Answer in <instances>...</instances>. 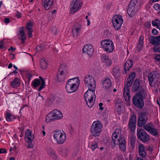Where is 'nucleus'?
<instances>
[{"mask_svg":"<svg viewBox=\"0 0 160 160\" xmlns=\"http://www.w3.org/2000/svg\"><path fill=\"white\" fill-rule=\"evenodd\" d=\"M79 84V80L78 78L70 79L66 85V88L67 92L69 93H71L76 92L78 88Z\"/></svg>","mask_w":160,"mask_h":160,"instance_id":"obj_1","label":"nucleus"},{"mask_svg":"<svg viewBox=\"0 0 160 160\" xmlns=\"http://www.w3.org/2000/svg\"><path fill=\"white\" fill-rule=\"evenodd\" d=\"M95 90V89H88L84 94V98L87 104L90 108L92 107L94 103L96 98Z\"/></svg>","mask_w":160,"mask_h":160,"instance_id":"obj_2","label":"nucleus"},{"mask_svg":"<svg viewBox=\"0 0 160 160\" xmlns=\"http://www.w3.org/2000/svg\"><path fill=\"white\" fill-rule=\"evenodd\" d=\"M102 125L99 121H95L92 123L91 129V132L93 136H98L102 131Z\"/></svg>","mask_w":160,"mask_h":160,"instance_id":"obj_3","label":"nucleus"},{"mask_svg":"<svg viewBox=\"0 0 160 160\" xmlns=\"http://www.w3.org/2000/svg\"><path fill=\"white\" fill-rule=\"evenodd\" d=\"M53 137L57 140V143L58 144L64 143L66 139V136L65 132L55 130L54 132Z\"/></svg>","mask_w":160,"mask_h":160,"instance_id":"obj_4","label":"nucleus"},{"mask_svg":"<svg viewBox=\"0 0 160 160\" xmlns=\"http://www.w3.org/2000/svg\"><path fill=\"white\" fill-rule=\"evenodd\" d=\"M101 46L103 50L108 53L112 52L114 49V45L110 39H105L101 42Z\"/></svg>","mask_w":160,"mask_h":160,"instance_id":"obj_5","label":"nucleus"},{"mask_svg":"<svg viewBox=\"0 0 160 160\" xmlns=\"http://www.w3.org/2000/svg\"><path fill=\"white\" fill-rule=\"evenodd\" d=\"M84 82L86 86L88 89H96V82L94 78L90 75L86 76L84 79Z\"/></svg>","mask_w":160,"mask_h":160,"instance_id":"obj_6","label":"nucleus"},{"mask_svg":"<svg viewBox=\"0 0 160 160\" xmlns=\"http://www.w3.org/2000/svg\"><path fill=\"white\" fill-rule=\"evenodd\" d=\"M113 25L116 30H118L121 28L123 22V20L121 16L115 15L112 20Z\"/></svg>","mask_w":160,"mask_h":160,"instance_id":"obj_7","label":"nucleus"},{"mask_svg":"<svg viewBox=\"0 0 160 160\" xmlns=\"http://www.w3.org/2000/svg\"><path fill=\"white\" fill-rule=\"evenodd\" d=\"M124 138L121 135V131L119 129H117L114 131L112 136V141L111 142L112 146L114 147L117 145L116 141L118 139H121Z\"/></svg>","mask_w":160,"mask_h":160,"instance_id":"obj_8","label":"nucleus"},{"mask_svg":"<svg viewBox=\"0 0 160 160\" xmlns=\"http://www.w3.org/2000/svg\"><path fill=\"white\" fill-rule=\"evenodd\" d=\"M143 128L152 135L156 137L158 136V130L153 124L150 123H147L144 126Z\"/></svg>","mask_w":160,"mask_h":160,"instance_id":"obj_9","label":"nucleus"},{"mask_svg":"<svg viewBox=\"0 0 160 160\" xmlns=\"http://www.w3.org/2000/svg\"><path fill=\"white\" fill-rule=\"evenodd\" d=\"M137 135L138 138L143 142H148L150 139L149 135L142 129H140L137 131Z\"/></svg>","mask_w":160,"mask_h":160,"instance_id":"obj_10","label":"nucleus"},{"mask_svg":"<svg viewBox=\"0 0 160 160\" xmlns=\"http://www.w3.org/2000/svg\"><path fill=\"white\" fill-rule=\"evenodd\" d=\"M133 82V80L128 78L125 85L124 91L123 93L124 97L126 100L129 99L130 97L129 90V87L131 86Z\"/></svg>","mask_w":160,"mask_h":160,"instance_id":"obj_11","label":"nucleus"},{"mask_svg":"<svg viewBox=\"0 0 160 160\" xmlns=\"http://www.w3.org/2000/svg\"><path fill=\"white\" fill-rule=\"evenodd\" d=\"M133 104L137 108L141 109L144 105L143 99L140 97L135 94L132 99Z\"/></svg>","mask_w":160,"mask_h":160,"instance_id":"obj_12","label":"nucleus"},{"mask_svg":"<svg viewBox=\"0 0 160 160\" xmlns=\"http://www.w3.org/2000/svg\"><path fill=\"white\" fill-rule=\"evenodd\" d=\"M148 114L146 112L139 113L138 120V125L142 127L146 123L148 118Z\"/></svg>","mask_w":160,"mask_h":160,"instance_id":"obj_13","label":"nucleus"},{"mask_svg":"<svg viewBox=\"0 0 160 160\" xmlns=\"http://www.w3.org/2000/svg\"><path fill=\"white\" fill-rule=\"evenodd\" d=\"M66 68L64 64H61L60 67L57 75V79L59 81H63L65 77Z\"/></svg>","mask_w":160,"mask_h":160,"instance_id":"obj_14","label":"nucleus"},{"mask_svg":"<svg viewBox=\"0 0 160 160\" xmlns=\"http://www.w3.org/2000/svg\"><path fill=\"white\" fill-rule=\"evenodd\" d=\"M71 5L72 7L70 9L71 12L74 13L81 8L82 2L80 0H73Z\"/></svg>","mask_w":160,"mask_h":160,"instance_id":"obj_15","label":"nucleus"},{"mask_svg":"<svg viewBox=\"0 0 160 160\" xmlns=\"http://www.w3.org/2000/svg\"><path fill=\"white\" fill-rule=\"evenodd\" d=\"M136 122V117L132 116L129 121L128 128L130 131L132 132L135 131Z\"/></svg>","mask_w":160,"mask_h":160,"instance_id":"obj_16","label":"nucleus"},{"mask_svg":"<svg viewBox=\"0 0 160 160\" xmlns=\"http://www.w3.org/2000/svg\"><path fill=\"white\" fill-rule=\"evenodd\" d=\"M81 22H79L78 23L75 24L72 28V33L74 37H77L80 32L81 29Z\"/></svg>","mask_w":160,"mask_h":160,"instance_id":"obj_17","label":"nucleus"},{"mask_svg":"<svg viewBox=\"0 0 160 160\" xmlns=\"http://www.w3.org/2000/svg\"><path fill=\"white\" fill-rule=\"evenodd\" d=\"M159 77V75L156 72H152L148 75V79L150 82V85L151 86L152 83L155 80H157Z\"/></svg>","mask_w":160,"mask_h":160,"instance_id":"obj_18","label":"nucleus"},{"mask_svg":"<svg viewBox=\"0 0 160 160\" xmlns=\"http://www.w3.org/2000/svg\"><path fill=\"white\" fill-rule=\"evenodd\" d=\"M94 49L92 46L89 44L86 45L82 49L83 53H86L91 56L92 54Z\"/></svg>","mask_w":160,"mask_h":160,"instance_id":"obj_19","label":"nucleus"},{"mask_svg":"<svg viewBox=\"0 0 160 160\" xmlns=\"http://www.w3.org/2000/svg\"><path fill=\"white\" fill-rule=\"evenodd\" d=\"M102 83L103 88L106 90H109L112 85L111 79L108 78H106L102 80Z\"/></svg>","mask_w":160,"mask_h":160,"instance_id":"obj_20","label":"nucleus"},{"mask_svg":"<svg viewBox=\"0 0 160 160\" xmlns=\"http://www.w3.org/2000/svg\"><path fill=\"white\" fill-rule=\"evenodd\" d=\"M126 140L125 138H122L121 139H118L116 141L117 145H119L120 149L123 151L126 148Z\"/></svg>","mask_w":160,"mask_h":160,"instance_id":"obj_21","label":"nucleus"},{"mask_svg":"<svg viewBox=\"0 0 160 160\" xmlns=\"http://www.w3.org/2000/svg\"><path fill=\"white\" fill-rule=\"evenodd\" d=\"M101 60L107 66H109L112 64L111 60L109 58L108 56L105 54H102L101 56Z\"/></svg>","mask_w":160,"mask_h":160,"instance_id":"obj_22","label":"nucleus"},{"mask_svg":"<svg viewBox=\"0 0 160 160\" xmlns=\"http://www.w3.org/2000/svg\"><path fill=\"white\" fill-rule=\"evenodd\" d=\"M53 4V0H42V4L46 10L49 9Z\"/></svg>","mask_w":160,"mask_h":160,"instance_id":"obj_23","label":"nucleus"},{"mask_svg":"<svg viewBox=\"0 0 160 160\" xmlns=\"http://www.w3.org/2000/svg\"><path fill=\"white\" fill-rule=\"evenodd\" d=\"M18 38L22 40V43H24L26 40V38L23 31V27H22L20 28L19 33L18 34Z\"/></svg>","mask_w":160,"mask_h":160,"instance_id":"obj_24","label":"nucleus"},{"mask_svg":"<svg viewBox=\"0 0 160 160\" xmlns=\"http://www.w3.org/2000/svg\"><path fill=\"white\" fill-rule=\"evenodd\" d=\"M137 10V8L135 6L129 5L127 10V13L130 17H132Z\"/></svg>","mask_w":160,"mask_h":160,"instance_id":"obj_25","label":"nucleus"},{"mask_svg":"<svg viewBox=\"0 0 160 160\" xmlns=\"http://www.w3.org/2000/svg\"><path fill=\"white\" fill-rule=\"evenodd\" d=\"M138 150L139 155L141 157L144 158L146 156L145 147L142 144L139 145Z\"/></svg>","mask_w":160,"mask_h":160,"instance_id":"obj_26","label":"nucleus"},{"mask_svg":"<svg viewBox=\"0 0 160 160\" xmlns=\"http://www.w3.org/2000/svg\"><path fill=\"white\" fill-rule=\"evenodd\" d=\"M51 112L53 113V115L55 120L61 119L62 118V113L58 110L56 109L54 110Z\"/></svg>","mask_w":160,"mask_h":160,"instance_id":"obj_27","label":"nucleus"},{"mask_svg":"<svg viewBox=\"0 0 160 160\" xmlns=\"http://www.w3.org/2000/svg\"><path fill=\"white\" fill-rule=\"evenodd\" d=\"M122 100L119 99H117L115 103V107L117 112H120L122 111Z\"/></svg>","mask_w":160,"mask_h":160,"instance_id":"obj_28","label":"nucleus"},{"mask_svg":"<svg viewBox=\"0 0 160 160\" xmlns=\"http://www.w3.org/2000/svg\"><path fill=\"white\" fill-rule=\"evenodd\" d=\"M150 43L155 45H160V36L152 37Z\"/></svg>","mask_w":160,"mask_h":160,"instance_id":"obj_29","label":"nucleus"},{"mask_svg":"<svg viewBox=\"0 0 160 160\" xmlns=\"http://www.w3.org/2000/svg\"><path fill=\"white\" fill-rule=\"evenodd\" d=\"M133 65V61L132 60H127L124 64V68L125 73H127V71H128L130 68Z\"/></svg>","mask_w":160,"mask_h":160,"instance_id":"obj_30","label":"nucleus"},{"mask_svg":"<svg viewBox=\"0 0 160 160\" xmlns=\"http://www.w3.org/2000/svg\"><path fill=\"white\" fill-rule=\"evenodd\" d=\"M26 137L27 138L29 142H32L34 139V137L31 130L27 129L25 132Z\"/></svg>","mask_w":160,"mask_h":160,"instance_id":"obj_31","label":"nucleus"},{"mask_svg":"<svg viewBox=\"0 0 160 160\" xmlns=\"http://www.w3.org/2000/svg\"><path fill=\"white\" fill-rule=\"evenodd\" d=\"M32 24L31 22L28 23L26 26V29L27 30V33L29 38H31L32 37Z\"/></svg>","mask_w":160,"mask_h":160,"instance_id":"obj_32","label":"nucleus"},{"mask_svg":"<svg viewBox=\"0 0 160 160\" xmlns=\"http://www.w3.org/2000/svg\"><path fill=\"white\" fill-rule=\"evenodd\" d=\"M143 37L141 36L139 38L138 43L137 46V48L138 51H141L143 48Z\"/></svg>","mask_w":160,"mask_h":160,"instance_id":"obj_33","label":"nucleus"},{"mask_svg":"<svg viewBox=\"0 0 160 160\" xmlns=\"http://www.w3.org/2000/svg\"><path fill=\"white\" fill-rule=\"evenodd\" d=\"M20 84V80L18 78H15L11 82V86L12 88H16L19 86Z\"/></svg>","mask_w":160,"mask_h":160,"instance_id":"obj_34","label":"nucleus"},{"mask_svg":"<svg viewBox=\"0 0 160 160\" xmlns=\"http://www.w3.org/2000/svg\"><path fill=\"white\" fill-rule=\"evenodd\" d=\"M136 94L140 97L143 99L146 98V96H147V92L143 89H142L138 93Z\"/></svg>","mask_w":160,"mask_h":160,"instance_id":"obj_35","label":"nucleus"},{"mask_svg":"<svg viewBox=\"0 0 160 160\" xmlns=\"http://www.w3.org/2000/svg\"><path fill=\"white\" fill-rule=\"evenodd\" d=\"M140 81L138 79L136 80L132 86V90L135 91L138 90L140 87Z\"/></svg>","mask_w":160,"mask_h":160,"instance_id":"obj_36","label":"nucleus"},{"mask_svg":"<svg viewBox=\"0 0 160 160\" xmlns=\"http://www.w3.org/2000/svg\"><path fill=\"white\" fill-rule=\"evenodd\" d=\"M55 120V119L53 115V113L51 112L48 114L46 118V121L47 123L53 121Z\"/></svg>","mask_w":160,"mask_h":160,"instance_id":"obj_37","label":"nucleus"},{"mask_svg":"<svg viewBox=\"0 0 160 160\" xmlns=\"http://www.w3.org/2000/svg\"><path fill=\"white\" fill-rule=\"evenodd\" d=\"M48 153L49 154L52 158L56 159L57 158V155L56 154L54 150L51 148H49L47 151Z\"/></svg>","mask_w":160,"mask_h":160,"instance_id":"obj_38","label":"nucleus"},{"mask_svg":"<svg viewBox=\"0 0 160 160\" xmlns=\"http://www.w3.org/2000/svg\"><path fill=\"white\" fill-rule=\"evenodd\" d=\"M120 73V69L118 66L115 67L113 69L112 74L116 77H118Z\"/></svg>","mask_w":160,"mask_h":160,"instance_id":"obj_39","label":"nucleus"},{"mask_svg":"<svg viewBox=\"0 0 160 160\" xmlns=\"http://www.w3.org/2000/svg\"><path fill=\"white\" fill-rule=\"evenodd\" d=\"M40 65L41 68L44 69L47 68L48 66V64L45 60L41 59L40 61Z\"/></svg>","mask_w":160,"mask_h":160,"instance_id":"obj_40","label":"nucleus"},{"mask_svg":"<svg viewBox=\"0 0 160 160\" xmlns=\"http://www.w3.org/2000/svg\"><path fill=\"white\" fill-rule=\"evenodd\" d=\"M6 118L7 121L10 122L14 119H16V118L14 116L12 115L10 113L7 112L6 115Z\"/></svg>","mask_w":160,"mask_h":160,"instance_id":"obj_41","label":"nucleus"},{"mask_svg":"<svg viewBox=\"0 0 160 160\" xmlns=\"http://www.w3.org/2000/svg\"><path fill=\"white\" fill-rule=\"evenodd\" d=\"M39 78L40 79V81L41 82V85L39 88L38 91H40L42 89L44 88L45 85V80L41 77H39Z\"/></svg>","mask_w":160,"mask_h":160,"instance_id":"obj_42","label":"nucleus"},{"mask_svg":"<svg viewBox=\"0 0 160 160\" xmlns=\"http://www.w3.org/2000/svg\"><path fill=\"white\" fill-rule=\"evenodd\" d=\"M40 80L38 79H36L33 82V86L34 88H36L40 84Z\"/></svg>","mask_w":160,"mask_h":160,"instance_id":"obj_43","label":"nucleus"},{"mask_svg":"<svg viewBox=\"0 0 160 160\" xmlns=\"http://www.w3.org/2000/svg\"><path fill=\"white\" fill-rule=\"evenodd\" d=\"M136 136L133 135H132L131 138L130 143L132 147H134V146L136 142Z\"/></svg>","mask_w":160,"mask_h":160,"instance_id":"obj_44","label":"nucleus"},{"mask_svg":"<svg viewBox=\"0 0 160 160\" xmlns=\"http://www.w3.org/2000/svg\"><path fill=\"white\" fill-rule=\"evenodd\" d=\"M98 148V143L96 142L92 143L91 146V148L93 151H94L95 149Z\"/></svg>","mask_w":160,"mask_h":160,"instance_id":"obj_45","label":"nucleus"},{"mask_svg":"<svg viewBox=\"0 0 160 160\" xmlns=\"http://www.w3.org/2000/svg\"><path fill=\"white\" fill-rule=\"evenodd\" d=\"M139 0H131L129 5L137 8V3Z\"/></svg>","mask_w":160,"mask_h":160,"instance_id":"obj_46","label":"nucleus"},{"mask_svg":"<svg viewBox=\"0 0 160 160\" xmlns=\"http://www.w3.org/2000/svg\"><path fill=\"white\" fill-rule=\"evenodd\" d=\"M18 97V96L15 94L11 95L10 97V99L13 102H14L17 100Z\"/></svg>","mask_w":160,"mask_h":160,"instance_id":"obj_47","label":"nucleus"},{"mask_svg":"<svg viewBox=\"0 0 160 160\" xmlns=\"http://www.w3.org/2000/svg\"><path fill=\"white\" fill-rule=\"evenodd\" d=\"M62 152L63 156H65L68 153V149L64 148L62 149Z\"/></svg>","mask_w":160,"mask_h":160,"instance_id":"obj_48","label":"nucleus"},{"mask_svg":"<svg viewBox=\"0 0 160 160\" xmlns=\"http://www.w3.org/2000/svg\"><path fill=\"white\" fill-rule=\"evenodd\" d=\"M135 73L134 72H132L129 75L128 78L133 80V79L135 77Z\"/></svg>","mask_w":160,"mask_h":160,"instance_id":"obj_49","label":"nucleus"},{"mask_svg":"<svg viewBox=\"0 0 160 160\" xmlns=\"http://www.w3.org/2000/svg\"><path fill=\"white\" fill-rule=\"evenodd\" d=\"M153 49L154 51L155 52H160V46H154L153 47Z\"/></svg>","mask_w":160,"mask_h":160,"instance_id":"obj_50","label":"nucleus"},{"mask_svg":"<svg viewBox=\"0 0 160 160\" xmlns=\"http://www.w3.org/2000/svg\"><path fill=\"white\" fill-rule=\"evenodd\" d=\"M43 49V45H40L38 46L36 48V49L38 51H41Z\"/></svg>","mask_w":160,"mask_h":160,"instance_id":"obj_51","label":"nucleus"},{"mask_svg":"<svg viewBox=\"0 0 160 160\" xmlns=\"http://www.w3.org/2000/svg\"><path fill=\"white\" fill-rule=\"evenodd\" d=\"M28 145L27 146L28 148H32L33 147V145L32 142H29L28 141Z\"/></svg>","mask_w":160,"mask_h":160,"instance_id":"obj_52","label":"nucleus"},{"mask_svg":"<svg viewBox=\"0 0 160 160\" xmlns=\"http://www.w3.org/2000/svg\"><path fill=\"white\" fill-rule=\"evenodd\" d=\"M153 8L157 10L159 9L160 5L158 3L155 4L153 5Z\"/></svg>","mask_w":160,"mask_h":160,"instance_id":"obj_53","label":"nucleus"},{"mask_svg":"<svg viewBox=\"0 0 160 160\" xmlns=\"http://www.w3.org/2000/svg\"><path fill=\"white\" fill-rule=\"evenodd\" d=\"M52 33L54 34H56L57 32V29L55 27H53L52 28Z\"/></svg>","mask_w":160,"mask_h":160,"instance_id":"obj_54","label":"nucleus"},{"mask_svg":"<svg viewBox=\"0 0 160 160\" xmlns=\"http://www.w3.org/2000/svg\"><path fill=\"white\" fill-rule=\"evenodd\" d=\"M27 76L28 80L29 81L30 79L31 78L32 76V75L30 73L28 72H27Z\"/></svg>","mask_w":160,"mask_h":160,"instance_id":"obj_55","label":"nucleus"},{"mask_svg":"<svg viewBox=\"0 0 160 160\" xmlns=\"http://www.w3.org/2000/svg\"><path fill=\"white\" fill-rule=\"evenodd\" d=\"M155 59L156 61L160 62V55H156Z\"/></svg>","mask_w":160,"mask_h":160,"instance_id":"obj_56","label":"nucleus"},{"mask_svg":"<svg viewBox=\"0 0 160 160\" xmlns=\"http://www.w3.org/2000/svg\"><path fill=\"white\" fill-rule=\"evenodd\" d=\"M152 33L154 35H157L158 33V31L156 29H153L152 31Z\"/></svg>","mask_w":160,"mask_h":160,"instance_id":"obj_57","label":"nucleus"},{"mask_svg":"<svg viewBox=\"0 0 160 160\" xmlns=\"http://www.w3.org/2000/svg\"><path fill=\"white\" fill-rule=\"evenodd\" d=\"M6 152H7V151L6 149H0V153H6Z\"/></svg>","mask_w":160,"mask_h":160,"instance_id":"obj_58","label":"nucleus"},{"mask_svg":"<svg viewBox=\"0 0 160 160\" xmlns=\"http://www.w3.org/2000/svg\"><path fill=\"white\" fill-rule=\"evenodd\" d=\"M152 25L154 26H158V22H155L152 21Z\"/></svg>","mask_w":160,"mask_h":160,"instance_id":"obj_59","label":"nucleus"},{"mask_svg":"<svg viewBox=\"0 0 160 160\" xmlns=\"http://www.w3.org/2000/svg\"><path fill=\"white\" fill-rule=\"evenodd\" d=\"M4 22L6 23H8L10 22V20L7 18H5L4 20Z\"/></svg>","mask_w":160,"mask_h":160,"instance_id":"obj_60","label":"nucleus"},{"mask_svg":"<svg viewBox=\"0 0 160 160\" xmlns=\"http://www.w3.org/2000/svg\"><path fill=\"white\" fill-rule=\"evenodd\" d=\"M99 105L100 107V110H102L103 109V108L102 107L103 103L102 102H100L99 103Z\"/></svg>","mask_w":160,"mask_h":160,"instance_id":"obj_61","label":"nucleus"},{"mask_svg":"<svg viewBox=\"0 0 160 160\" xmlns=\"http://www.w3.org/2000/svg\"><path fill=\"white\" fill-rule=\"evenodd\" d=\"M16 16L18 18H19L21 17V15L20 13L19 12H17L16 14Z\"/></svg>","mask_w":160,"mask_h":160,"instance_id":"obj_62","label":"nucleus"},{"mask_svg":"<svg viewBox=\"0 0 160 160\" xmlns=\"http://www.w3.org/2000/svg\"><path fill=\"white\" fill-rule=\"evenodd\" d=\"M4 47V46L3 45L2 41V40L0 41V48H2Z\"/></svg>","mask_w":160,"mask_h":160,"instance_id":"obj_63","label":"nucleus"},{"mask_svg":"<svg viewBox=\"0 0 160 160\" xmlns=\"http://www.w3.org/2000/svg\"><path fill=\"white\" fill-rule=\"evenodd\" d=\"M16 49L15 48H13L12 47H11L10 48L8 49V51H11L12 52H14L15 50Z\"/></svg>","mask_w":160,"mask_h":160,"instance_id":"obj_64","label":"nucleus"}]
</instances>
